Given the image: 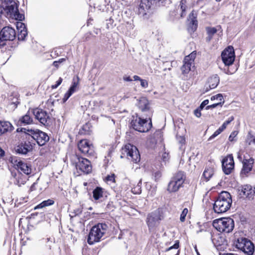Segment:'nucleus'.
I'll list each match as a JSON object with an SVG mask.
<instances>
[{
	"instance_id": "f257e3e1",
	"label": "nucleus",
	"mask_w": 255,
	"mask_h": 255,
	"mask_svg": "<svg viewBox=\"0 0 255 255\" xmlns=\"http://www.w3.org/2000/svg\"><path fill=\"white\" fill-rule=\"evenodd\" d=\"M0 3L6 17L20 21L24 19V15L19 12L17 4L14 0H0Z\"/></svg>"
},
{
	"instance_id": "f03ea898",
	"label": "nucleus",
	"mask_w": 255,
	"mask_h": 255,
	"mask_svg": "<svg viewBox=\"0 0 255 255\" xmlns=\"http://www.w3.org/2000/svg\"><path fill=\"white\" fill-rule=\"evenodd\" d=\"M232 199L230 194L227 191H222L216 200L213 209L218 214L225 213L231 207Z\"/></svg>"
},
{
	"instance_id": "7ed1b4c3",
	"label": "nucleus",
	"mask_w": 255,
	"mask_h": 255,
	"mask_svg": "<svg viewBox=\"0 0 255 255\" xmlns=\"http://www.w3.org/2000/svg\"><path fill=\"white\" fill-rule=\"evenodd\" d=\"M164 218L163 211L161 208H158L148 214L145 221L149 231L150 232H154L159 225L161 221Z\"/></svg>"
},
{
	"instance_id": "20e7f679",
	"label": "nucleus",
	"mask_w": 255,
	"mask_h": 255,
	"mask_svg": "<svg viewBox=\"0 0 255 255\" xmlns=\"http://www.w3.org/2000/svg\"><path fill=\"white\" fill-rule=\"evenodd\" d=\"M108 229V226L105 223L98 224L92 227L89 234L88 243L93 245L99 242Z\"/></svg>"
},
{
	"instance_id": "39448f33",
	"label": "nucleus",
	"mask_w": 255,
	"mask_h": 255,
	"mask_svg": "<svg viewBox=\"0 0 255 255\" xmlns=\"http://www.w3.org/2000/svg\"><path fill=\"white\" fill-rule=\"evenodd\" d=\"M213 227L220 232L230 233L234 228V221L230 218H224L215 220L213 223Z\"/></svg>"
},
{
	"instance_id": "423d86ee",
	"label": "nucleus",
	"mask_w": 255,
	"mask_h": 255,
	"mask_svg": "<svg viewBox=\"0 0 255 255\" xmlns=\"http://www.w3.org/2000/svg\"><path fill=\"white\" fill-rule=\"evenodd\" d=\"M71 161L76 168V169L81 172L89 173L92 170L90 162L88 159L80 157L77 155H72L71 157Z\"/></svg>"
},
{
	"instance_id": "0eeeda50",
	"label": "nucleus",
	"mask_w": 255,
	"mask_h": 255,
	"mask_svg": "<svg viewBox=\"0 0 255 255\" xmlns=\"http://www.w3.org/2000/svg\"><path fill=\"white\" fill-rule=\"evenodd\" d=\"M121 158L127 157L137 163L140 160V155L137 148L129 143L127 144L121 149Z\"/></svg>"
},
{
	"instance_id": "6e6552de",
	"label": "nucleus",
	"mask_w": 255,
	"mask_h": 255,
	"mask_svg": "<svg viewBox=\"0 0 255 255\" xmlns=\"http://www.w3.org/2000/svg\"><path fill=\"white\" fill-rule=\"evenodd\" d=\"M133 119L131 122V125L134 129L140 132L148 131L152 126L151 121L147 122L146 119H142L137 116H133Z\"/></svg>"
},
{
	"instance_id": "1a4fd4ad",
	"label": "nucleus",
	"mask_w": 255,
	"mask_h": 255,
	"mask_svg": "<svg viewBox=\"0 0 255 255\" xmlns=\"http://www.w3.org/2000/svg\"><path fill=\"white\" fill-rule=\"evenodd\" d=\"M185 180V175L183 172L179 171L172 178L168 184L167 190L170 192H174L178 190Z\"/></svg>"
},
{
	"instance_id": "9d476101",
	"label": "nucleus",
	"mask_w": 255,
	"mask_h": 255,
	"mask_svg": "<svg viewBox=\"0 0 255 255\" xmlns=\"http://www.w3.org/2000/svg\"><path fill=\"white\" fill-rule=\"evenodd\" d=\"M9 161L18 171H21L26 175H29L31 173L30 166L17 157H11L9 159Z\"/></svg>"
},
{
	"instance_id": "9b49d317",
	"label": "nucleus",
	"mask_w": 255,
	"mask_h": 255,
	"mask_svg": "<svg viewBox=\"0 0 255 255\" xmlns=\"http://www.w3.org/2000/svg\"><path fill=\"white\" fill-rule=\"evenodd\" d=\"M27 131L30 132L29 135H31V138L34 139L39 146L44 145L49 140L47 133L39 129H27Z\"/></svg>"
},
{
	"instance_id": "f8f14e48",
	"label": "nucleus",
	"mask_w": 255,
	"mask_h": 255,
	"mask_svg": "<svg viewBox=\"0 0 255 255\" xmlns=\"http://www.w3.org/2000/svg\"><path fill=\"white\" fill-rule=\"evenodd\" d=\"M15 30L9 26L4 27L0 32V46L4 45L5 41L13 40L15 37Z\"/></svg>"
},
{
	"instance_id": "ddd939ff",
	"label": "nucleus",
	"mask_w": 255,
	"mask_h": 255,
	"mask_svg": "<svg viewBox=\"0 0 255 255\" xmlns=\"http://www.w3.org/2000/svg\"><path fill=\"white\" fill-rule=\"evenodd\" d=\"M196 55V52L193 51L189 55L185 57L183 64L181 67L182 74L184 77H187L186 75L190 71L191 66L194 65Z\"/></svg>"
},
{
	"instance_id": "4468645a",
	"label": "nucleus",
	"mask_w": 255,
	"mask_h": 255,
	"mask_svg": "<svg viewBox=\"0 0 255 255\" xmlns=\"http://www.w3.org/2000/svg\"><path fill=\"white\" fill-rule=\"evenodd\" d=\"M221 57L222 61L226 66L232 65L235 58L233 47L230 46L226 48L222 52Z\"/></svg>"
},
{
	"instance_id": "2eb2a0df",
	"label": "nucleus",
	"mask_w": 255,
	"mask_h": 255,
	"mask_svg": "<svg viewBox=\"0 0 255 255\" xmlns=\"http://www.w3.org/2000/svg\"><path fill=\"white\" fill-rule=\"evenodd\" d=\"M33 114L35 118L41 124L47 126L49 125L50 118L49 114L41 109H35L33 110Z\"/></svg>"
},
{
	"instance_id": "dca6fc26",
	"label": "nucleus",
	"mask_w": 255,
	"mask_h": 255,
	"mask_svg": "<svg viewBox=\"0 0 255 255\" xmlns=\"http://www.w3.org/2000/svg\"><path fill=\"white\" fill-rule=\"evenodd\" d=\"M222 168L226 174H230L234 169V158L232 154L225 157L222 161Z\"/></svg>"
},
{
	"instance_id": "f3484780",
	"label": "nucleus",
	"mask_w": 255,
	"mask_h": 255,
	"mask_svg": "<svg viewBox=\"0 0 255 255\" xmlns=\"http://www.w3.org/2000/svg\"><path fill=\"white\" fill-rule=\"evenodd\" d=\"M242 168L240 175L242 177H247L253 169L254 163V159L250 157L249 159L244 158L242 161Z\"/></svg>"
},
{
	"instance_id": "a211bd4d",
	"label": "nucleus",
	"mask_w": 255,
	"mask_h": 255,
	"mask_svg": "<svg viewBox=\"0 0 255 255\" xmlns=\"http://www.w3.org/2000/svg\"><path fill=\"white\" fill-rule=\"evenodd\" d=\"M79 149L82 153L88 155H92L94 152L93 146L90 144L89 141L86 139L80 140L78 144Z\"/></svg>"
},
{
	"instance_id": "6ab92c4d",
	"label": "nucleus",
	"mask_w": 255,
	"mask_h": 255,
	"mask_svg": "<svg viewBox=\"0 0 255 255\" xmlns=\"http://www.w3.org/2000/svg\"><path fill=\"white\" fill-rule=\"evenodd\" d=\"M152 5L153 4L150 0H141L138 7V14L145 16Z\"/></svg>"
},
{
	"instance_id": "aec40b11",
	"label": "nucleus",
	"mask_w": 255,
	"mask_h": 255,
	"mask_svg": "<svg viewBox=\"0 0 255 255\" xmlns=\"http://www.w3.org/2000/svg\"><path fill=\"white\" fill-rule=\"evenodd\" d=\"M32 149V145L29 141L21 143L15 148V151L20 154H26Z\"/></svg>"
},
{
	"instance_id": "412c9836",
	"label": "nucleus",
	"mask_w": 255,
	"mask_h": 255,
	"mask_svg": "<svg viewBox=\"0 0 255 255\" xmlns=\"http://www.w3.org/2000/svg\"><path fill=\"white\" fill-rule=\"evenodd\" d=\"M215 167V164L211 162H209L207 165L203 174V176L207 181H209L213 175Z\"/></svg>"
},
{
	"instance_id": "4be33fe9",
	"label": "nucleus",
	"mask_w": 255,
	"mask_h": 255,
	"mask_svg": "<svg viewBox=\"0 0 255 255\" xmlns=\"http://www.w3.org/2000/svg\"><path fill=\"white\" fill-rule=\"evenodd\" d=\"M16 28L18 30V39L23 40L27 35V31L25 24L21 22H16Z\"/></svg>"
},
{
	"instance_id": "5701e85b",
	"label": "nucleus",
	"mask_w": 255,
	"mask_h": 255,
	"mask_svg": "<svg viewBox=\"0 0 255 255\" xmlns=\"http://www.w3.org/2000/svg\"><path fill=\"white\" fill-rule=\"evenodd\" d=\"M137 106L141 112H147L149 110V103L145 97H141L138 100Z\"/></svg>"
},
{
	"instance_id": "b1692460",
	"label": "nucleus",
	"mask_w": 255,
	"mask_h": 255,
	"mask_svg": "<svg viewBox=\"0 0 255 255\" xmlns=\"http://www.w3.org/2000/svg\"><path fill=\"white\" fill-rule=\"evenodd\" d=\"M241 251L249 255H252L254 252V244L251 241L248 240V241H245L244 247L241 249Z\"/></svg>"
},
{
	"instance_id": "393cba45",
	"label": "nucleus",
	"mask_w": 255,
	"mask_h": 255,
	"mask_svg": "<svg viewBox=\"0 0 255 255\" xmlns=\"http://www.w3.org/2000/svg\"><path fill=\"white\" fill-rule=\"evenodd\" d=\"M253 187L250 185H244L242 187L241 195L249 198H252Z\"/></svg>"
},
{
	"instance_id": "a878e982",
	"label": "nucleus",
	"mask_w": 255,
	"mask_h": 255,
	"mask_svg": "<svg viewBox=\"0 0 255 255\" xmlns=\"http://www.w3.org/2000/svg\"><path fill=\"white\" fill-rule=\"evenodd\" d=\"M105 190L101 187H97L93 191V198L95 200L103 198L105 194Z\"/></svg>"
},
{
	"instance_id": "bb28decb",
	"label": "nucleus",
	"mask_w": 255,
	"mask_h": 255,
	"mask_svg": "<svg viewBox=\"0 0 255 255\" xmlns=\"http://www.w3.org/2000/svg\"><path fill=\"white\" fill-rule=\"evenodd\" d=\"M13 127L8 122L0 121V130L1 134L12 130Z\"/></svg>"
},
{
	"instance_id": "cd10ccee",
	"label": "nucleus",
	"mask_w": 255,
	"mask_h": 255,
	"mask_svg": "<svg viewBox=\"0 0 255 255\" xmlns=\"http://www.w3.org/2000/svg\"><path fill=\"white\" fill-rule=\"evenodd\" d=\"M220 79L217 75L212 76L208 80V84L210 89L215 88L219 83Z\"/></svg>"
},
{
	"instance_id": "c85d7f7f",
	"label": "nucleus",
	"mask_w": 255,
	"mask_h": 255,
	"mask_svg": "<svg viewBox=\"0 0 255 255\" xmlns=\"http://www.w3.org/2000/svg\"><path fill=\"white\" fill-rule=\"evenodd\" d=\"M248 240L245 238L240 237L235 239L234 241V245L236 246L237 248L240 250L242 248H243L244 245L245 244V241H248Z\"/></svg>"
},
{
	"instance_id": "c756f323",
	"label": "nucleus",
	"mask_w": 255,
	"mask_h": 255,
	"mask_svg": "<svg viewBox=\"0 0 255 255\" xmlns=\"http://www.w3.org/2000/svg\"><path fill=\"white\" fill-rule=\"evenodd\" d=\"M15 179L14 183L18 186L24 185L26 182L25 177L20 173H18L17 174L15 175Z\"/></svg>"
},
{
	"instance_id": "7c9ffc66",
	"label": "nucleus",
	"mask_w": 255,
	"mask_h": 255,
	"mask_svg": "<svg viewBox=\"0 0 255 255\" xmlns=\"http://www.w3.org/2000/svg\"><path fill=\"white\" fill-rule=\"evenodd\" d=\"M18 122L24 125H28L32 123V119L29 115V112L28 111L24 116L21 117Z\"/></svg>"
},
{
	"instance_id": "2f4dec72",
	"label": "nucleus",
	"mask_w": 255,
	"mask_h": 255,
	"mask_svg": "<svg viewBox=\"0 0 255 255\" xmlns=\"http://www.w3.org/2000/svg\"><path fill=\"white\" fill-rule=\"evenodd\" d=\"M188 6L187 4V0H181L180 2V4L178 6V9H180L181 11L180 16L181 17H184L186 15V10Z\"/></svg>"
},
{
	"instance_id": "473e14b6",
	"label": "nucleus",
	"mask_w": 255,
	"mask_h": 255,
	"mask_svg": "<svg viewBox=\"0 0 255 255\" xmlns=\"http://www.w3.org/2000/svg\"><path fill=\"white\" fill-rule=\"evenodd\" d=\"M206 31L208 36L206 37V41L209 42L212 38L213 35L217 31L215 27H207Z\"/></svg>"
},
{
	"instance_id": "72a5a7b5",
	"label": "nucleus",
	"mask_w": 255,
	"mask_h": 255,
	"mask_svg": "<svg viewBox=\"0 0 255 255\" xmlns=\"http://www.w3.org/2000/svg\"><path fill=\"white\" fill-rule=\"evenodd\" d=\"M54 202L53 200L48 199L47 200L44 201L36 207H35L34 209H38L40 208H43L44 207L52 205L54 204Z\"/></svg>"
},
{
	"instance_id": "f704fd0d",
	"label": "nucleus",
	"mask_w": 255,
	"mask_h": 255,
	"mask_svg": "<svg viewBox=\"0 0 255 255\" xmlns=\"http://www.w3.org/2000/svg\"><path fill=\"white\" fill-rule=\"evenodd\" d=\"M211 240L214 245L217 248L221 245L223 239L218 235L212 236Z\"/></svg>"
},
{
	"instance_id": "c9c22d12",
	"label": "nucleus",
	"mask_w": 255,
	"mask_h": 255,
	"mask_svg": "<svg viewBox=\"0 0 255 255\" xmlns=\"http://www.w3.org/2000/svg\"><path fill=\"white\" fill-rule=\"evenodd\" d=\"M179 247V241L177 240L175 241V244L170 247L169 248L166 249L165 252H169L171 250L174 251V253H176L174 255H179V250H178V249Z\"/></svg>"
},
{
	"instance_id": "e433bc0d",
	"label": "nucleus",
	"mask_w": 255,
	"mask_h": 255,
	"mask_svg": "<svg viewBox=\"0 0 255 255\" xmlns=\"http://www.w3.org/2000/svg\"><path fill=\"white\" fill-rule=\"evenodd\" d=\"M246 143L249 145L255 146V134L252 135L249 133L246 140Z\"/></svg>"
},
{
	"instance_id": "4c0bfd02",
	"label": "nucleus",
	"mask_w": 255,
	"mask_h": 255,
	"mask_svg": "<svg viewBox=\"0 0 255 255\" xmlns=\"http://www.w3.org/2000/svg\"><path fill=\"white\" fill-rule=\"evenodd\" d=\"M79 83V78L77 77V81H73L72 86L69 89V91L71 93H74L76 91V89Z\"/></svg>"
},
{
	"instance_id": "58836bf2",
	"label": "nucleus",
	"mask_w": 255,
	"mask_h": 255,
	"mask_svg": "<svg viewBox=\"0 0 255 255\" xmlns=\"http://www.w3.org/2000/svg\"><path fill=\"white\" fill-rule=\"evenodd\" d=\"M188 209L187 208H184L183 210L182 211L180 217V220L181 222H183L185 221V217L188 213Z\"/></svg>"
},
{
	"instance_id": "ea45409f",
	"label": "nucleus",
	"mask_w": 255,
	"mask_h": 255,
	"mask_svg": "<svg viewBox=\"0 0 255 255\" xmlns=\"http://www.w3.org/2000/svg\"><path fill=\"white\" fill-rule=\"evenodd\" d=\"M162 62L163 63V64L165 65V67H168L167 68L168 70H170L171 67H172V63L173 62V61H165L163 59L162 60ZM167 68H165L164 70L166 69Z\"/></svg>"
},
{
	"instance_id": "a19ab883",
	"label": "nucleus",
	"mask_w": 255,
	"mask_h": 255,
	"mask_svg": "<svg viewBox=\"0 0 255 255\" xmlns=\"http://www.w3.org/2000/svg\"><path fill=\"white\" fill-rule=\"evenodd\" d=\"M234 119V118L233 117H231L227 121L223 124L221 127L225 129L226 128L227 125H228L232 121H233Z\"/></svg>"
},
{
	"instance_id": "79ce46f5",
	"label": "nucleus",
	"mask_w": 255,
	"mask_h": 255,
	"mask_svg": "<svg viewBox=\"0 0 255 255\" xmlns=\"http://www.w3.org/2000/svg\"><path fill=\"white\" fill-rule=\"evenodd\" d=\"M166 0H150L153 5H160L162 4Z\"/></svg>"
},
{
	"instance_id": "37998d69",
	"label": "nucleus",
	"mask_w": 255,
	"mask_h": 255,
	"mask_svg": "<svg viewBox=\"0 0 255 255\" xmlns=\"http://www.w3.org/2000/svg\"><path fill=\"white\" fill-rule=\"evenodd\" d=\"M215 99H217V100H219L220 101H221L223 99V97L221 94H217L215 96H212L211 98V100L212 101L214 100Z\"/></svg>"
},
{
	"instance_id": "c03bdc74",
	"label": "nucleus",
	"mask_w": 255,
	"mask_h": 255,
	"mask_svg": "<svg viewBox=\"0 0 255 255\" xmlns=\"http://www.w3.org/2000/svg\"><path fill=\"white\" fill-rule=\"evenodd\" d=\"M72 94V93L68 91L64 95V96L62 99L63 102H65Z\"/></svg>"
},
{
	"instance_id": "a18cd8bd",
	"label": "nucleus",
	"mask_w": 255,
	"mask_h": 255,
	"mask_svg": "<svg viewBox=\"0 0 255 255\" xmlns=\"http://www.w3.org/2000/svg\"><path fill=\"white\" fill-rule=\"evenodd\" d=\"M106 180L107 181H111L112 182H115V174H112L110 175H108L106 177Z\"/></svg>"
},
{
	"instance_id": "49530a36",
	"label": "nucleus",
	"mask_w": 255,
	"mask_h": 255,
	"mask_svg": "<svg viewBox=\"0 0 255 255\" xmlns=\"http://www.w3.org/2000/svg\"><path fill=\"white\" fill-rule=\"evenodd\" d=\"M140 85L142 87L146 88L148 87V82L146 80L141 79L140 81Z\"/></svg>"
},
{
	"instance_id": "de8ad7c7",
	"label": "nucleus",
	"mask_w": 255,
	"mask_h": 255,
	"mask_svg": "<svg viewBox=\"0 0 255 255\" xmlns=\"http://www.w3.org/2000/svg\"><path fill=\"white\" fill-rule=\"evenodd\" d=\"M202 109H200V108L196 109L194 111V114L196 117L197 118H199L201 116V110Z\"/></svg>"
},
{
	"instance_id": "09e8293b",
	"label": "nucleus",
	"mask_w": 255,
	"mask_h": 255,
	"mask_svg": "<svg viewBox=\"0 0 255 255\" xmlns=\"http://www.w3.org/2000/svg\"><path fill=\"white\" fill-rule=\"evenodd\" d=\"M222 104V103L220 102H218L217 103H215V104H213L211 105H210V106H208L207 107H206V109H212V108H216V107H217L218 106H222L221 105Z\"/></svg>"
},
{
	"instance_id": "8fccbe9b",
	"label": "nucleus",
	"mask_w": 255,
	"mask_h": 255,
	"mask_svg": "<svg viewBox=\"0 0 255 255\" xmlns=\"http://www.w3.org/2000/svg\"><path fill=\"white\" fill-rule=\"evenodd\" d=\"M237 135V133L236 131L232 132L229 137V140L231 141H234V138Z\"/></svg>"
},
{
	"instance_id": "3c124183",
	"label": "nucleus",
	"mask_w": 255,
	"mask_h": 255,
	"mask_svg": "<svg viewBox=\"0 0 255 255\" xmlns=\"http://www.w3.org/2000/svg\"><path fill=\"white\" fill-rule=\"evenodd\" d=\"M208 103H209V100H205L201 104V105L199 107L200 109L202 110L205 106H206L208 104Z\"/></svg>"
},
{
	"instance_id": "603ef678",
	"label": "nucleus",
	"mask_w": 255,
	"mask_h": 255,
	"mask_svg": "<svg viewBox=\"0 0 255 255\" xmlns=\"http://www.w3.org/2000/svg\"><path fill=\"white\" fill-rule=\"evenodd\" d=\"M162 159L164 161H166V160H168V154L166 153V152H164L163 154H162Z\"/></svg>"
},
{
	"instance_id": "864d4df0",
	"label": "nucleus",
	"mask_w": 255,
	"mask_h": 255,
	"mask_svg": "<svg viewBox=\"0 0 255 255\" xmlns=\"http://www.w3.org/2000/svg\"><path fill=\"white\" fill-rule=\"evenodd\" d=\"M178 141L181 143V144H184L185 143V138L183 136H179L178 138Z\"/></svg>"
},
{
	"instance_id": "5fc2aeb1",
	"label": "nucleus",
	"mask_w": 255,
	"mask_h": 255,
	"mask_svg": "<svg viewBox=\"0 0 255 255\" xmlns=\"http://www.w3.org/2000/svg\"><path fill=\"white\" fill-rule=\"evenodd\" d=\"M123 80L125 81H127V82H131L132 81V80L131 79V78L129 76H124Z\"/></svg>"
},
{
	"instance_id": "6e6d98bb",
	"label": "nucleus",
	"mask_w": 255,
	"mask_h": 255,
	"mask_svg": "<svg viewBox=\"0 0 255 255\" xmlns=\"http://www.w3.org/2000/svg\"><path fill=\"white\" fill-rule=\"evenodd\" d=\"M219 134L217 132V131H215V132L209 138V140H211L214 138H215L216 136H217Z\"/></svg>"
},
{
	"instance_id": "4d7b16f0",
	"label": "nucleus",
	"mask_w": 255,
	"mask_h": 255,
	"mask_svg": "<svg viewBox=\"0 0 255 255\" xmlns=\"http://www.w3.org/2000/svg\"><path fill=\"white\" fill-rule=\"evenodd\" d=\"M192 24H193V29H194V30H195L197 28V21H195V20H192Z\"/></svg>"
},
{
	"instance_id": "13d9d810",
	"label": "nucleus",
	"mask_w": 255,
	"mask_h": 255,
	"mask_svg": "<svg viewBox=\"0 0 255 255\" xmlns=\"http://www.w3.org/2000/svg\"><path fill=\"white\" fill-rule=\"evenodd\" d=\"M133 79L134 81H140L141 80V79L137 75H134L133 76Z\"/></svg>"
},
{
	"instance_id": "bf43d9fd",
	"label": "nucleus",
	"mask_w": 255,
	"mask_h": 255,
	"mask_svg": "<svg viewBox=\"0 0 255 255\" xmlns=\"http://www.w3.org/2000/svg\"><path fill=\"white\" fill-rule=\"evenodd\" d=\"M1 14L4 15V10L2 7V6H1V4L0 3V17H1Z\"/></svg>"
},
{
	"instance_id": "052dcab7",
	"label": "nucleus",
	"mask_w": 255,
	"mask_h": 255,
	"mask_svg": "<svg viewBox=\"0 0 255 255\" xmlns=\"http://www.w3.org/2000/svg\"><path fill=\"white\" fill-rule=\"evenodd\" d=\"M224 130V129L222 127H220L216 131H217V132H218L219 134L221 133L223 130Z\"/></svg>"
},
{
	"instance_id": "680f3d73",
	"label": "nucleus",
	"mask_w": 255,
	"mask_h": 255,
	"mask_svg": "<svg viewBox=\"0 0 255 255\" xmlns=\"http://www.w3.org/2000/svg\"><path fill=\"white\" fill-rule=\"evenodd\" d=\"M224 130V129L222 127H220L216 131H217V132H218L219 134L221 133L223 130Z\"/></svg>"
},
{
	"instance_id": "e2e57ef3",
	"label": "nucleus",
	"mask_w": 255,
	"mask_h": 255,
	"mask_svg": "<svg viewBox=\"0 0 255 255\" xmlns=\"http://www.w3.org/2000/svg\"><path fill=\"white\" fill-rule=\"evenodd\" d=\"M225 72L226 74H228V75H231V74H233V72H231L230 70L229 69V68H227V70H225Z\"/></svg>"
},
{
	"instance_id": "0e129e2a",
	"label": "nucleus",
	"mask_w": 255,
	"mask_h": 255,
	"mask_svg": "<svg viewBox=\"0 0 255 255\" xmlns=\"http://www.w3.org/2000/svg\"><path fill=\"white\" fill-rule=\"evenodd\" d=\"M62 79L61 78H60L59 79V80L57 81V82H56L57 83L56 84L58 86H59L61 84V83H62Z\"/></svg>"
},
{
	"instance_id": "69168bd1",
	"label": "nucleus",
	"mask_w": 255,
	"mask_h": 255,
	"mask_svg": "<svg viewBox=\"0 0 255 255\" xmlns=\"http://www.w3.org/2000/svg\"><path fill=\"white\" fill-rule=\"evenodd\" d=\"M4 151L0 148V157H2L4 155Z\"/></svg>"
},
{
	"instance_id": "338daca9",
	"label": "nucleus",
	"mask_w": 255,
	"mask_h": 255,
	"mask_svg": "<svg viewBox=\"0 0 255 255\" xmlns=\"http://www.w3.org/2000/svg\"><path fill=\"white\" fill-rule=\"evenodd\" d=\"M254 196H255V186L253 188L252 198H253Z\"/></svg>"
},
{
	"instance_id": "774afa93",
	"label": "nucleus",
	"mask_w": 255,
	"mask_h": 255,
	"mask_svg": "<svg viewBox=\"0 0 255 255\" xmlns=\"http://www.w3.org/2000/svg\"><path fill=\"white\" fill-rule=\"evenodd\" d=\"M58 62L57 61H54L53 63V65L55 66V67H58Z\"/></svg>"
}]
</instances>
